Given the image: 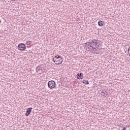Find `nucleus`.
<instances>
[{
    "label": "nucleus",
    "mask_w": 130,
    "mask_h": 130,
    "mask_svg": "<svg viewBox=\"0 0 130 130\" xmlns=\"http://www.w3.org/2000/svg\"><path fill=\"white\" fill-rule=\"evenodd\" d=\"M105 93H106V90H102V95H103V96H105Z\"/></svg>",
    "instance_id": "nucleus-13"
},
{
    "label": "nucleus",
    "mask_w": 130,
    "mask_h": 130,
    "mask_svg": "<svg viewBox=\"0 0 130 130\" xmlns=\"http://www.w3.org/2000/svg\"><path fill=\"white\" fill-rule=\"evenodd\" d=\"M128 53L129 56H130V47L128 49Z\"/></svg>",
    "instance_id": "nucleus-15"
},
{
    "label": "nucleus",
    "mask_w": 130,
    "mask_h": 130,
    "mask_svg": "<svg viewBox=\"0 0 130 130\" xmlns=\"http://www.w3.org/2000/svg\"><path fill=\"white\" fill-rule=\"evenodd\" d=\"M87 48H88V49L93 50V48H94L93 45H89V44L88 46H87Z\"/></svg>",
    "instance_id": "nucleus-8"
},
{
    "label": "nucleus",
    "mask_w": 130,
    "mask_h": 130,
    "mask_svg": "<svg viewBox=\"0 0 130 130\" xmlns=\"http://www.w3.org/2000/svg\"><path fill=\"white\" fill-rule=\"evenodd\" d=\"M18 49L21 51H24L26 49V45L24 43L19 44L18 46Z\"/></svg>",
    "instance_id": "nucleus-3"
},
{
    "label": "nucleus",
    "mask_w": 130,
    "mask_h": 130,
    "mask_svg": "<svg viewBox=\"0 0 130 130\" xmlns=\"http://www.w3.org/2000/svg\"><path fill=\"white\" fill-rule=\"evenodd\" d=\"M56 85L55 81L53 80L49 81L48 83V86L50 89H53L55 87Z\"/></svg>",
    "instance_id": "nucleus-2"
},
{
    "label": "nucleus",
    "mask_w": 130,
    "mask_h": 130,
    "mask_svg": "<svg viewBox=\"0 0 130 130\" xmlns=\"http://www.w3.org/2000/svg\"><path fill=\"white\" fill-rule=\"evenodd\" d=\"M77 76L79 77L80 78H81V80L82 79H84V74L83 73H78L77 74Z\"/></svg>",
    "instance_id": "nucleus-6"
},
{
    "label": "nucleus",
    "mask_w": 130,
    "mask_h": 130,
    "mask_svg": "<svg viewBox=\"0 0 130 130\" xmlns=\"http://www.w3.org/2000/svg\"><path fill=\"white\" fill-rule=\"evenodd\" d=\"M36 70L37 71V73H39L40 71L42 70V67L40 66L37 67Z\"/></svg>",
    "instance_id": "nucleus-5"
},
{
    "label": "nucleus",
    "mask_w": 130,
    "mask_h": 130,
    "mask_svg": "<svg viewBox=\"0 0 130 130\" xmlns=\"http://www.w3.org/2000/svg\"><path fill=\"white\" fill-rule=\"evenodd\" d=\"M121 130H126V127H123V128Z\"/></svg>",
    "instance_id": "nucleus-18"
},
{
    "label": "nucleus",
    "mask_w": 130,
    "mask_h": 130,
    "mask_svg": "<svg viewBox=\"0 0 130 130\" xmlns=\"http://www.w3.org/2000/svg\"><path fill=\"white\" fill-rule=\"evenodd\" d=\"M32 109H33V108H28L27 109V110L25 113L26 116H29V115H30V113H31V111H32Z\"/></svg>",
    "instance_id": "nucleus-4"
},
{
    "label": "nucleus",
    "mask_w": 130,
    "mask_h": 130,
    "mask_svg": "<svg viewBox=\"0 0 130 130\" xmlns=\"http://www.w3.org/2000/svg\"><path fill=\"white\" fill-rule=\"evenodd\" d=\"M31 43H32V42L30 41H28L26 42V45H30V44H31Z\"/></svg>",
    "instance_id": "nucleus-12"
},
{
    "label": "nucleus",
    "mask_w": 130,
    "mask_h": 130,
    "mask_svg": "<svg viewBox=\"0 0 130 130\" xmlns=\"http://www.w3.org/2000/svg\"><path fill=\"white\" fill-rule=\"evenodd\" d=\"M96 40H97V41H98V42L99 43H100V42H101V41L98 40V39H96Z\"/></svg>",
    "instance_id": "nucleus-17"
},
{
    "label": "nucleus",
    "mask_w": 130,
    "mask_h": 130,
    "mask_svg": "<svg viewBox=\"0 0 130 130\" xmlns=\"http://www.w3.org/2000/svg\"><path fill=\"white\" fill-rule=\"evenodd\" d=\"M77 79H78V80H81L82 79V77H79V76H77Z\"/></svg>",
    "instance_id": "nucleus-16"
},
{
    "label": "nucleus",
    "mask_w": 130,
    "mask_h": 130,
    "mask_svg": "<svg viewBox=\"0 0 130 130\" xmlns=\"http://www.w3.org/2000/svg\"><path fill=\"white\" fill-rule=\"evenodd\" d=\"M94 43L93 40H92L89 41V45H93V46H94Z\"/></svg>",
    "instance_id": "nucleus-11"
},
{
    "label": "nucleus",
    "mask_w": 130,
    "mask_h": 130,
    "mask_svg": "<svg viewBox=\"0 0 130 130\" xmlns=\"http://www.w3.org/2000/svg\"><path fill=\"white\" fill-rule=\"evenodd\" d=\"M98 25L99 26H100V27H102V26H103V22L101 20H100L98 22Z\"/></svg>",
    "instance_id": "nucleus-9"
},
{
    "label": "nucleus",
    "mask_w": 130,
    "mask_h": 130,
    "mask_svg": "<svg viewBox=\"0 0 130 130\" xmlns=\"http://www.w3.org/2000/svg\"><path fill=\"white\" fill-rule=\"evenodd\" d=\"M84 44L85 46H86V45L88 46L89 44V42H86Z\"/></svg>",
    "instance_id": "nucleus-14"
},
{
    "label": "nucleus",
    "mask_w": 130,
    "mask_h": 130,
    "mask_svg": "<svg viewBox=\"0 0 130 130\" xmlns=\"http://www.w3.org/2000/svg\"><path fill=\"white\" fill-rule=\"evenodd\" d=\"M93 49L94 51H96L97 50V49H96L95 48V47H94V48H93Z\"/></svg>",
    "instance_id": "nucleus-19"
},
{
    "label": "nucleus",
    "mask_w": 130,
    "mask_h": 130,
    "mask_svg": "<svg viewBox=\"0 0 130 130\" xmlns=\"http://www.w3.org/2000/svg\"><path fill=\"white\" fill-rule=\"evenodd\" d=\"M93 42H94V46H95V47L96 46V45H98V44H99V43H98L97 40L94 39H93Z\"/></svg>",
    "instance_id": "nucleus-7"
},
{
    "label": "nucleus",
    "mask_w": 130,
    "mask_h": 130,
    "mask_svg": "<svg viewBox=\"0 0 130 130\" xmlns=\"http://www.w3.org/2000/svg\"><path fill=\"white\" fill-rule=\"evenodd\" d=\"M83 84H85V85H89V82L88 81V80H84L82 81Z\"/></svg>",
    "instance_id": "nucleus-10"
},
{
    "label": "nucleus",
    "mask_w": 130,
    "mask_h": 130,
    "mask_svg": "<svg viewBox=\"0 0 130 130\" xmlns=\"http://www.w3.org/2000/svg\"><path fill=\"white\" fill-rule=\"evenodd\" d=\"M53 62L55 63V64H61L63 60L62 58L59 56L57 55L53 58Z\"/></svg>",
    "instance_id": "nucleus-1"
}]
</instances>
